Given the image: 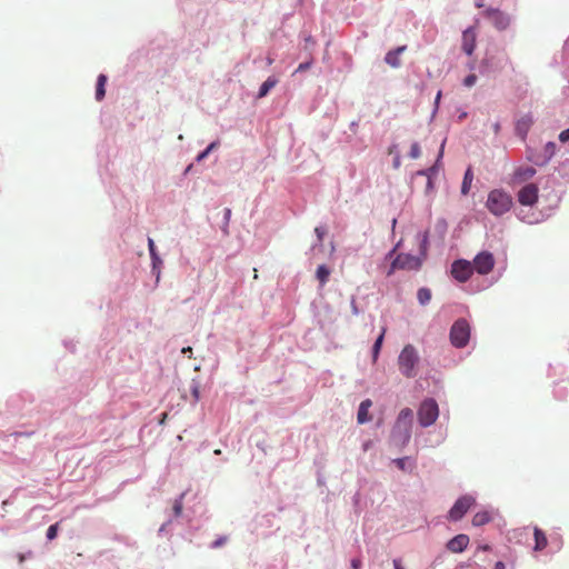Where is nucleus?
I'll return each mask as SVG.
<instances>
[{
  "instance_id": "obj_29",
  "label": "nucleus",
  "mask_w": 569,
  "mask_h": 569,
  "mask_svg": "<svg viewBox=\"0 0 569 569\" xmlns=\"http://www.w3.org/2000/svg\"><path fill=\"white\" fill-rule=\"evenodd\" d=\"M106 82H107V76L103 73L98 76L97 79V87H96V99L98 101H101L106 96Z\"/></svg>"
},
{
  "instance_id": "obj_19",
  "label": "nucleus",
  "mask_w": 569,
  "mask_h": 569,
  "mask_svg": "<svg viewBox=\"0 0 569 569\" xmlns=\"http://www.w3.org/2000/svg\"><path fill=\"white\" fill-rule=\"evenodd\" d=\"M468 545L469 537L465 533H459L447 542V549L450 550L451 552L460 553L463 550H466Z\"/></svg>"
},
{
  "instance_id": "obj_30",
  "label": "nucleus",
  "mask_w": 569,
  "mask_h": 569,
  "mask_svg": "<svg viewBox=\"0 0 569 569\" xmlns=\"http://www.w3.org/2000/svg\"><path fill=\"white\" fill-rule=\"evenodd\" d=\"M491 516L488 511H479L472 517V525L475 527H481L490 522Z\"/></svg>"
},
{
  "instance_id": "obj_52",
  "label": "nucleus",
  "mask_w": 569,
  "mask_h": 569,
  "mask_svg": "<svg viewBox=\"0 0 569 569\" xmlns=\"http://www.w3.org/2000/svg\"><path fill=\"white\" fill-rule=\"evenodd\" d=\"M392 164L395 169H398L400 167L401 160L399 154L395 157Z\"/></svg>"
},
{
  "instance_id": "obj_56",
  "label": "nucleus",
  "mask_w": 569,
  "mask_h": 569,
  "mask_svg": "<svg viewBox=\"0 0 569 569\" xmlns=\"http://www.w3.org/2000/svg\"><path fill=\"white\" fill-rule=\"evenodd\" d=\"M493 569H506V565L502 561H497Z\"/></svg>"
},
{
  "instance_id": "obj_54",
  "label": "nucleus",
  "mask_w": 569,
  "mask_h": 569,
  "mask_svg": "<svg viewBox=\"0 0 569 569\" xmlns=\"http://www.w3.org/2000/svg\"><path fill=\"white\" fill-rule=\"evenodd\" d=\"M393 568L395 569H405L400 559H393Z\"/></svg>"
},
{
  "instance_id": "obj_55",
  "label": "nucleus",
  "mask_w": 569,
  "mask_h": 569,
  "mask_svg": "<svg viewBox=\"0 0 569 569\" xmlns=\"http://www.w3.org/2000/svg\"><path fill=\"white\" fill-rule=\"evenodd\" d=\"M400 246V242L397 243L386 256V258H391L393 256V253L396 252V250L398 249V247Z\"/></svg>"
},
{
  "instance_id": "obj_14",
  "label": "nucleus",
  "mask_w": 569,
  "mask_h": 569,
  "mask_svg": "<svg viewBox=\"0 0 569 569\" xmlns=\"http://www.w3.org/2000/svg\"><path fill=\"white\" fill-rule=\"evenodd\" d=\"M391 441L399 447H405L411 439V427L395 423L391 430Z\"/></svg>"
},
{
  "instance_id": "obj_50",
  "label": "nucleus",
  "mask_w": 569,
  "mask_h": 569,
  "mask_svg": "<svg viewBox=\"0 0 569 569\" xmlns=\"http://www.w3.org/2000/svg\"><path fill=\"white\" fill-rule=\"evenodd\" d=\"M559 140L563 143H569V128L560 132Z\"/></svg>"
},
{
  "instance_id": "obj_31",
  "label": "nucleus",
  "mask_w": 569,
  "mask_h": 569,
  "mask_svg": "<svg viewBox=\"0 0 569 569\" xmlns=\"http://www.w3.org/2000/svg\"><path fill=\"white\" fill-rule=\"evenodd\" d=\"M417 299L421 306L428 305L431 300V290L427 287L419 288Z\"/></svg>"
},
{
  "instance_id": "obj_43",
  "label": "nucleus",
  "mask_w": 569,
  "mask_h": 569,
  "mask_svg": "<svg viewBox=\"0 0 569 569\" xmlns=\"http://www.w3.org/2000/svg\"><path fill=\"white\" fill-rule=\"evenodd\" d=\"M190 390H191V395L193 397L194 402H198L200 399V390H199V382H197L194 379L191 382Z\"/></svg>"
},
{
  "instance_id": "obj_12",
  "label": "nucleus",
  "mask_w": 569,
  "mask_h": 569,
  "mask_svg": "<svg viewBox=\"0 0 569 569\" xmlns=\"http://www.w3.org/2000/svg\"><path fill=\"white\" fill-rule=\"evenodd\" d=\"M539 198V189L535 183L525 184L517 193L518 202L523 207H532Z\"/></svg>"
},
{
  "instance_id": "obj_47",
  "label": "nucleus",
  "mask_w": 569,
  "mask_h": 569,
  "mask_svg": "<svg viewBox=\"0 0 569 569\" xmlns=\"http://www.w3.org/2000/svg\"><path fill=\"white\" fill-rule=\"evenodd\" d=\"M226 541H227L226 537H219L218 539H216L214 541H212L210 543V548L211 549H217V548L223 546L226 543Z\"/></svg>"
},
{
  "instance_id": "obj_39",
  "label": "nucleus",
  "mask_w": 569,
  "mask_h": 569,
  "mask_svg": "<svg viewBox=\"0 0 569 569\" xmlns=\"http://www.w3.org/2000/svg\"><path fill=\"white\" fill-rule=\"evenodd\" d=\"M315 233H316V236H317V243H315V244L312 246V249H315L317 246H321V243H322V239H323V237H325V234H326V228H325V227H322V226H318V227H316V229H315Z\"/></svg>"
},
{
  "instance_id": "obj_24",
  "label": "nucleus",
  "mask_w": 569,
  "mask_h": 569,
  "mask_svg": "<svg viewBox=\"0 0 569 569\" xmlns=\"http://www.w3.org/2000/svg\"><path fill=\"white\" fill-rule=\"evenodd\" d=\"M535 536V547L533 550L541 551L547 547L548 539L546 537V533L538 527H535L533 530Z\"/></svg>"
},
{
  "instance_id": "obj_20",
  "label": "nucleus",
  "mask_w": 569,
  "mask_h": 569,
  "mask_svg": "<svg viewBox=\"0 0 569 569\" xmlns=\"http://www.w3.org/2000/svg\"><path fill=\"white\" fill-rule=\"evenodd\" d=\"M407 49V46H399L392 50H389L385 56V62L390 66L391 68H399L401 67V59L400 54L405 52Z\"/></svg>"
},
{
  "instance_id": "obj_33",
  "label": "nucleus",
  "mask_w": 569,
  "mask_h": 569,
  "mask_svg": "<svg viewBox=\"0 0 569 569\" xmlns=\"http://www.w3.org/2000/svg\"><path fill=\"white\" fill-rule=\"evenodd\" d=\"M317 279L321 284H325L329 280L330 269L326 264H320L316 272Z\"/></svg>"
},
{
  "instance_id": "obj_32",
  "label": "nucleus",
  "mask_w": 569,
  "mask_h": 569,
  "mask_svg": "<svg viewBox=\"0 0 569 569\" xmlns=\"http://www.w3.org/2000/svg\"><path fill=\"white\" fill-rule=\"evenodd\" d=\"M162 260L160 256H154L151 258V272L156 277V280L159 281L161 274Z\"/></svg>"
},
{
  "instance_id": "obj_34",
  "label": "nucleus",
  "mask_w": 569,
  "mask_h": 569,
  "mask_svg": "<svg viewBox=\"0 0 569 569\" xmlns=\"http://www.w3.org/2000/svg\"><path fill=\"white\" fill-rule=\"evenodd\" d=\"M219 144H220L219 140H216V141H212L211 143H209V146L204 150H202L200 153H198V156L196 157V161L197 162L203 161L210 154V152H212L214 149H217L219 147Z\"/></svg>"
},
{
  "instance_id": "obj_4",
  "label": "nucleus",
  "mask_w": 569,
  "mask_h": 569,
  "mask_svg": "<svg viewBox=\"0 0 569 569\" xmlns=\"http://www.w3.org/2000/svg\"><path fill=\"white\" fill-rule=\"evenodd\" d=\"M509 64H511V61L505 52H487L479 62L478 70L482 76H490L492 73L501 72Z\"/></svg>"
},
{
  "instance_id": "obj_7",
  "label": "nucleus",
  "mask_w": 569,
  "mask_h": 569,
  "mask_svg": "<svg viewBox=\"0 0 569 569\" xmlns=\"http://www.w3.org/2000/svg\"><path fill=\"white\" fill-rule=\"evenodd\" d=\"M422 258L419 256H413L411 253H399L393 261L387 272L388 276H391L396 270H419L422 266Z\"/></svg>"
},
{
  "instance_id": "obj_60",
  "label": "nucleus",
  "mask_w": 569,
  "mask_h": 569,
  "mask_svg": "<svg viewBox=\"0 0 569 569\" xmlns=\"http://www.w3.org/2000/svg\"><path fill=\"white\" fill-rule=\"evenodd\" d=\"M369 446H370V442H365L363 443V450H368Z\"/></svg>"
},
{
  "instance_id": "obj_57",
  "label": "nucleus",
  "mask_w": 569,
  "mask_h": 569,
  "mask_svg": "<svg viewBox=\"0 0 569 569\" xmlns=\"http://www.w3.org/2000/svg\"><path fill=\"white\" fill-rule=\"evenodd\" d=\"M467 68L472 71L476 68V63L473 61H470L467 63Z\"/></svg>"
},
{
  "instance_id": "obj_2",
  "label": "nucleus",
  "mask_w": 569,
  "mask_h": 569,
  "mask_svg": "<svg viewBox=\"0 0 569 569\" xmlns=\"http://www.w3.org/2000/svg\"><path fill=\"white\" fill-rule=\"evenodd\" d=\"M420 356L417 348L412 345H406L398 356V367L400 373L406 378H415L417 376V366Z\"/></svg>"
},
{
  "instance_id": "obj_61",
  "label": "nucleus",
  "mask_w": 569,
  "mask_h": 569,
  "mask_svg": "<svg viewBox=\"0 0 569 569\" xmlns=\"http://www.w3.org/2000/svg\"><path fill=\"white\" fill-rule=\"evenodd\" d=\"M476 7H478V8H482V7H483V4H482V2H481V1H478V2H476Z\"/></svg>"
},
{
  "instance_id": "obj_8",
  "label": "nucleus",
  "mask_w": 569,
  "mask_h": 569,
  "mask_svg": "<svg viewBox=\"0 0 569 569\" xmlns=\"http://www.w3.org/2000/svg\"><path fill=\"white\" fill-rule=\"evenodd\" d=\"M476 503V498L471 495H463L459 497L448 512V519L450 521H459L469 509Z\"/></svg>"
},
{
  "instance_id": "obj_5",
  "label": "nucleus",
  "mask_w": 569,
  "mask_h": 569,
  "mask_svg": "<svg viewBox=\"0 0 569 569\" xmlns=\"http://www.w3.org/2000/svg\"><path fill=\"white\" fill-rule=\"evenodd\" d=\"M418 422L422 428L432 426L439 417V406L433 398L423 399L417 410Z\"/></svg>"
},
{
  "instance_id": "obj_53",
  "label": "nucleus",
  "mask_w": 569,
  "mask_h": 569,
  "mask_svg": "<svg viewBox=\"0 0 569 569\" xmlns=\"http://www.w3.org/2000/svg\"><path fill=\"white\" fill-rule=\"evenodd\" d=\"M351 309H352V313L353 315L357 316L359 313V310H358V307H357L355 298H352V300H351Z\"/></svg>"
},
{
  "instance_id": "obj_45",
  "label": "nucleus",
  "mask_w": 569,
  "mask_h": 569,
  "mask_svg": "<svg viewBox=\"0 0 569 569\" xmlns=\"http://www.w3.org/2000/svg\"><path fill=\"white\" fill-rule=\"evenodd\" d=\"M433 180H435V178L427 179L426 189H425L426 196H430L435 192L436 187H435Z\"/></svg>"
},
{
  "instance_id": "obj_15",
  "label": "nucleus",
  "mask_w": 569,
  "mask_h": 569,
  "mask_svg": "<svg viewBox=\"0 0 569 569\" xmlns=\"http://www.w3.org/2000/svg\"><path fill=\"white\" fill-rule=\"evenodd\" d=\"M536 166H518L515 168L512 174H511V182L515 184H521L525 182H528L531 180L536 173L537 170L535 168Z\"/></svg>"
},
{
  "instance_id": "obj_40",
  "label": "nucleus",
  "mask_w": 569,
  "mask_h": 569,
  "mask_svg": "<svg viewBox=\"0 0 569 569\" xmlns=\"http://www.w3.org/2000/svg\"><path fill=\"white\" fill-rule=\"evenodd\" d=\"M421 156V148L419 142L415 141L411 143L409 157L411 159H418Z\"/></svg>"
},
{
  "instance_id": "obj_64",
  "label": "nucleus",
  "mask_w": 569,
  "mask_h": 569,
  "mask_svg": "<svg viewBox=\"0 0 569 569\" xmlns=\"http://www.w3.org/2000/svg\"><path fill=\"white\" fill-rule=\"evenodd\" d=\"M191 167H192V164H189V166L187 167V169H186V172H189V171H190V169H191Z\"/></svg>"
},
{
  "instance_id": "obj_37",
  "label": "nucleus",
  "mask_w": 569,
  "mask_h": 569,
  "mask_svg": "<svg viewBox=\"0 0 569 569\" xmlns=\"http://www.w3.org/2000/svg\"><path fill=\"white\" fill-rule=\"evenodd\" d=\"M448 224L446 219L440 218L436 221L435 229L442 237L447 231Z\"/></svg>"
},
{
  "instance_id": "obj_35",
  "label": "nucleus",
  "mask_w": 569,
  "mask_h": 569,
  "mask_svg": "<svg viewBox=\"0 0 569 569\" xmlns=\"http://www.w3.org/2000/svg\"><path fill=\"white\" fill-rule=\"evenodd\" d=\"M230 218H231V209L230 208H224L223 209V224L221 227V230H222L224 236L229 234L228 227H229Z\"/></svg>"
},
{
  "instance_id": "obj_59",
  "label": "nucleus",
  "mask_w": 569,
  "mask_h": 569,
  "mask_svg": "<svg viewBox=\"0 0 569 569\" xmlns=\"http://www.w3.org/2000/svg\"><path fill=\"white\" fill-rule=\"evenodd\" d=\"M189 351H191V348H190V347H188V348H183V349H182V352H184V353H189Z\"/></svg>"
},
{
  "instance_id": "obj_25",
  "label": "nucleus",
  "mask_w": 569,
  "mask_h": 569,
  "mask_svg": "<svg viewBox=\"0 0 569 569\" xmlns=\"http://www.w3.org/2000/svg\"><path fill=\"white\" fill-rule=\"evenodd\" d=\"M418 240H419V257L425 260L427 258L428 253V247H429V232L423 231L418 233Z\"/></svg>"
},
{
  "instance_id": "obj_44",
  "label": "nucleus",
  "mask_w": 569,
  "mask_h": 569,
  "mask_svg": "<svg viewBox=\"0 0 569 569\" xmlns=\"http://www.w3.org/2000/svg\"><path fill=\"white\" fill-rule=\"evenodd\" d=\"M476 82L477 76L475 73H470L463 79L462 84L467 88H471L476 84Z\"/></svg>"
},
{
  "instance_id": "obj_23",
  "label": "nucleus",
  "mask_w": 569,
  "mask_h": 569,
  "mask_svg": "<svg viewBox=\"0 0 569 569\" xmlns=\"http://www.w3.org/2000/svg\"><path fill=\"white\" fill-rule=\"evenodd\" d=\"M371 405H372V402L370 399H366L360 402V406L358 408V413H357L358 423L362 425L370 420L368 411H369V408L371 407Z\"/></svg>"
},
{
  "instance_id": "obj_36",
  "label": "nucleus",
  "mask_w": 569,
  "mask_h": 569,
  "mask_svg": "<svg viewBox=\"0 0 569 569\" xmlns=\"http://www.w3.org/2000/svg\"><path fill=\"white\" fill-rule=\"evenodd\" d=\"M382 341H383V332L381 335H379V337L376 339L373 346H372V358L373 360H377L378 356H379V352H380V349H381V346H382Z\"/></svg>"
},
{
  "instance_id": "obj_17",
  "label": "nucleus",
  "mask_w": 569,
  "mask_h": 569,
  "mask_svg": "<svg viewBox=\"0 0 569 569\" xmlns=\"http://www.w3.org/2000/svg\"><path fill=\"white\" fill-rule=\"evenodd\" d=\"M533 124V118L531 113H526L517 119L515 124V134L521 140L526 141L528 132Z\"/></svg>"
},
{
  "instance_id": "obj_58",
  "label": "nucleus",
  "mask_w": 569,
  "mask_h": 569,
  "mask_svg": "<svg viewBox=\"0 0 569 569\" xmlns=\"http://www.w3.org/2000/svg\"><path fill=\"white\" fill-rule=\"evenodd\" d=\"M493 129H495V132L497 133L500 130V124L495 123Z\"/></svg>"
},
{
  "instance_id": "obj_42",
  "label": "nucleus",
  "mask_w": 569,
  "mask_h": 569,
  "mask_svg": "<svg viewBox=\"0 0 569 569\" xmlns=\"http://www.w3.org/2000/svg\"><path fill=\"white\" fill-rule=\"evenodd\" d=\"M58 530H59L58 523H53V525L49 526V528L47 529V533H46L47 539L53 540L58 535Z\"/></svg>"
},
{
  "instance_id": "obj_22",
  "label": "nucleus",
  "mask_w": 569,
  "mask_h": 569,
  "mask_svg": "<svg viewBox=\"0 0 569 569\" xmlns=\"http://www.w3.org/2000/svg\"><path fill=\"white\" fill-rule=\"evenodd\" d=\"M278 82L279 79L276 76H269L260 86L257 97H266L277 86Z\"/></svg>"
},
{
  "instance_id": "obj_38",
  "label": "nucleus",
  "mask_w": 569,
  "mask_h": 569,
  "mask_svg": "<svg viewBox=\"0 0 569 569\" xmlns=\"http://www.w3.org/2000/svg\"><path fill=\"white\" fill-rule=\"evenodd\" d=\"M172 523H173L172 518H169L166 522H163L161 525V527L158 530V535L159 536H164V535L170 533L171 530H172V528H171Z\"/></svg>"
},
{
  "instance_id": "obj_10",
  "label": "nucleus",
  "mask_w": 569,
  "mask_h": 569,
  "mask_svg": "<svg viewBox=\"0 0 569 569\" xmlns=\"http://www.w3.org/2000/svg\"><path fill=\"white\" fill-rule=\"evenodd\" d=\"M473 273L471 261L466 259H457L451 263L450 274L458 282H466Z\"/></svg>"
},
{
  "instance_id": "obj_51",
  "label": "nucleus",
  "mask_w": 569,
  "mask_h": 569,
  "mask_svg": "<svg viewBox=\"0 0 569 569\" xmlns=\"http://www.w3.org/2000/svg\"><path fill=\"white\" fill-rule=\"evenodd\" d=\"M361 566H362V562H361V560L359 558H353L351 560V568L352 569H360Z\"/></svg>"
},
{
  "instance_id": "obj_1",
  "label": "nucleus",
  "mask_w": 569,
  "mask_h": 569,
  "mask_svg": "<svg viewBox=\"0 0 569 569\" xmlns=\"http://www.w3.org/2000/svg\"><path fill=\"white\" fill-rule=\"evenodd\" d=\"M487 210L495 217H502L513 206L512 196L503 189H492L487 197Z\"/></svg>"
},
{
  "instance_id": "obj_62",
  "label": "nucleus",
  "mask_w": 569,
  "mask_h": 569,
  "mask_svg": "<svg viewBox=\"0 0 569 569\" xmlns=\"http://www.w3.org/2000/svg\"><path fill=\"white\" fill-rule=\"evenodd\" d=\"M305 40H306V42H310V41H312V37L308 36Z\"/></svg>"
},
{
  "instance_id": "obj_18",
  "label": "nucleus",
  "mask_w": 569,
  "mask_h": 569,
  "mask_svg": "<svg viewBox=\"0 0 569 569\" xmlns=\"http://www.w3.org/2000/svg\"><path fill=\"white\" fill-rule=\"evenodd\" d=\"M445 143H446V140H443L441 146H440V150H439V153L437 156V159H436L435 163L431 167L427 168V169L418 170L416 172V176H422V177H426L427 179L436 178L438 176V172H439L441 163H442Z\"/></svg>"
},
{
  "instance_id": "obj_48",
  "label": "nucleus",
  "mask_w": 569,
  "mask_h": 569,
  "mask_svg": "<svg viewBox=\"0 0 569 569\" xmlns=\"http://www.w3.org/2000/svg\"><path fill=\"white\" fill-rule=\"evenodd\" d=\"M148 249H149L150 258L158 256V251H157L154 241L151 238L148 239Z\"/></svg>"
},
{
  "instance_id": "obj_41",
  "label": "nucleus",
  "mask_w": 569,
  "mask_h": 569,
  "mask_svg": "<svg viewBox=\"0 0 569 569\" xmlns=\"http://www.w3.org/2000/svg\"><path fill=\"white\" fill-rule=\"evenodd\" d=\"M271 518H272V516H271V515H263V516H261V517H258V518L256 519V525H257V526H263V525H266V523H270V522H271ZM254 530H256V531H258V527H256V529H254ZM257 533H258V535H260V532H257ZM261 535H264V533H263V532H261Z\"/></svg>"
},
{
  "instance_id": "obj_28",
  "label": "nucleus",
  "mask_w": 569,
  "mask_h": 569,
  "mask_svg": "<svg viewBox=\"0 0 569 569\" xmlns=\"http://www.w3.org/2000/svg\"><path fill=\"white\" fill-rule=\"evenodd\" d=\"M473 181V172L471 168H468L463 174L461 183V194L467 196L470 191L471 183Z\"/></svg>"
},
{
  "instance_id": "obj_27",
  "label": "nucleus",
  "mask_w": 569,
  "mask_h": 569,
  "mask_svg": "<svg viewBox=\"0 0 569 569\" xmlns=\"http://www.w3.org/2000/svg\"><path fill=\"white\" fill-rule=\"evenodd\" d=\"M186 497V492H181L173 501L172 505V515L169 518L176 519L182 515L183 509V499Z\"/></svg>"
},
{
  "instance_id": "obj_11",
  "label": "nucleus",
  "mask_w": 569,
  "mask_h": 569,
  "mask_svg": "<svg viewBox=\"0 0 569 569\" xmlns=\"http://www.w3.org/2000/svg\"><path fill=\"white\" fill-rule=\"evenodd\" d=\"M473 272H478L481 276L488 274L495 267V257L489 251H481L476 254L471 261Z\"/></svg>"
},
{
  "instance_id": "obj_63",
  "label": "nucleus",
  "mask_w": 569,
  "mask_h": 569,
  "mask_svg": "<svg viewBox=\"0 0 569 569\" xmlns=\"http://www.w3.org/2000/svg\"><path fill=\"white\" fill-rule=\"evenodd\" d=\"M440 97H441V92L439 91V92H438V94H437V97H436V102H438V101H439Z\"/></svg>"
},
{
  "instance_id": "obj_3",
  "label": "nucleus",
  "mask_w": 569,
  "mask_h": 569,
  "mask_svg": "<svg viewBox=\"0 0 569 569\" xmlns=\"http://www.w3.org/2000/svg\"><path fill=\"white\" fill-rule=\"evenodd\" d=\"M557 152V144L553 141H548L542 150H538L531 146H526L525 158L528 162L536 167L547 166Z\"/></svg>"
},
{
  "instance_id": "obj_16",
  "label": "nucleus",
  "mask_w": 569,
  "mask_h": 569,
  "mask_svg": "<svg viewBox=\"0 0 569 569\" xmlns=\"http://www.w3.org/2000/svg\"><path fill=\"white\" fill-rule=\"evenodd\" d=\"M477 47V33L475 27H468L462 31L461 50L467 56H472Z\"/></svg>"
},
{
  "instance_id": "obj_26",
  "label": "nucleus",
  "mask_w": 569,
  "mask_h": 569,
  "mask_svg": "<svg viewBox=\"0 0 569 569\" xmlns=\"http://www.w3.org/2000/svg\"><path fill=\"white\" fill-rule=\"evenodd\" d=\"M412 417H413L412 410L410 408H403L399 412L396 423L400 425V426L403 425V426L412 427Z\"/></svg>"
},
{
  "instance_id": "obj_13",
  "label": "nucleus",
  "mask_w": 569,
  "mask_h": 569,
  "mask_svg": "<svg viewBox=\"0 0 569 569\" xmlns=\"http://www.w3.org/2000/svg\"><path fill=\"white\" fill-rule=\"evenodd\" d=\"M516 217L526 223L536 224L545 221L550 217V212L532 211L531 209H519L516 211Z\"/></svg>"
},
{
  "instance_id": "obj_46",
  "label": "nucleus",
  "mask_w": 569,
  "mask_h": 569,
  "mask_svg": "<svg viewBox=\"0 0 569 569\" xmlns=\"http://www.w3.org/2000/svg\"><path fill=\"white\" fill-rule=\"evenodd\" d=\"M312 63H313L312 59H310V60H308L306 62H301L297 67V69L295 70L293 73L296 74V73H300V72H303V71L308 70L312 66Z\"/></svg>"
},
{
  "instance_id": "obj_49",
  "label": "nucleus",
  "mask_w": 569,
  "mask_h": 569,
  "mask_svg": "<svg viewBox=\"0 0 569 569\" xmlns=\"http://www.w3.org/2000/svg\"><path fill=\"white\" fill-rule=\"evenodd\" d=\"M555 396L559 399H562L566 397V391H565V388L557 385V387L555 388Z\"/></svg>"
},
{
  "instance_id": "obj_6",
  "label": "nucleus",
  "mask_w": 569,
  "mask_h": 569,
  "mask_svg": "<svg viewBox=\"0 0 569 569\" xmlns=\"http://www.w3.org/2000/svg\"><path fill=\"white\" fill-rule=\"evenodd\" d=\"M470 335L471 328L469 322L465 318H459L450 328V342L455 348L462 349L468 345Z\"/></svg>"
},
{
  "instance_id": "obj_9",
  "label": "nucleus",
  "mask_w": 569,
  "mask_h": 569,
  "mask_svg": "<svg viewBox=\"0 0 569 569\" xmlns=\"http://www.w3.org/2000/svg\"><path fill=\"white\" fill-rule=\"evenodd\" d=\"M482 14L498 31L508 29L512 22V17L498 8H486Z\"/></svg>"
},
{
  "instance_id": "obj_21",
  "label": "nucleus",
  "mask_w": 569,
  "mask_h": 569,
  "mask_svg": "<svg viewBox=\"0 0 569 569\" xmlns=\"http://www.w3.org/2000/svg\"><path fill=\"white\" fill-rule=\"evenodd\" d=\"M391 462L396 467L407 473H412L416 469V460L412 457L406 456L401 458L392 459Z\"/></svg>"
}]
</instances>
